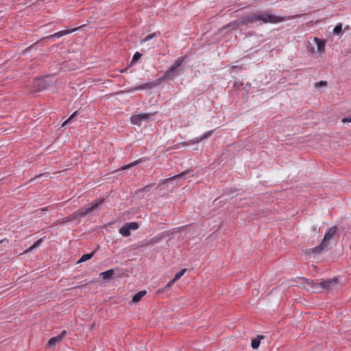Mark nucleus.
Instances as JSON below:
<instances>
[{"label":"nucleus","mask_w":351,"mask_h":351,"mask_svg":"<svg viewBox=\"0 0 351 351\" xmlns=\"http://www.w3.org/2000/svg\"><path fill=\"white\" fill-rule=\"evenodd\" d=\"M47 210H48V207H44V208L36 210V212L37 214L41 215L42 213H43L45 211H47Z\"/></svg>","instance_id":"nucleus-30"},{"label":"nucleus","mask_w":351,"mask_h":351,"mask_svg":"<svg viewBox=\"0 0 351 351\" xmlns=\"http://www.w3.org/2000/svg\"><path fill=\"white\" fill-rule=\"evenodd\" d=\"M223 195H224V194H223V195H222L221 196H220L219 198H217V199H215L214 202H217L219 199H220V198L223 197Z\"/></svg>","instance_id":"nucleus-40"},{"label":"nucleus","mask_w":351,"mask_h":351,"mask_svg":"<svg viewBox=\"0 0 351 351\" xmlns=\"http://www.w3.org/2000/svg\"><path fill=\"white\" fill-rule=\"evenodd\" d=\"M186 271V269L184 268V269H182L179 272H178L175 275L174 278L169 282V285H172L177 280H178L184 274Z\"/></svg>","instance_id":"nucleus-10"},{"label":"nucleus","mask_w":351,"mask_h":351,"mask_svg":"<svg viewBox=\"0 0 351 351\" xmlns=\"http://www.w3.org/2000/svg\"><path fill=\"white\" fill-rule=\"evenodd\" d=\"M154 184H147L146 186H145L144 187L140 189H138L136 191V193H139V192H143V191H150V187L154 186Z\"/></svg>","instance_id":"nucleus-25"},{"label":"nucleus","mask_w":351,"mask_h":351,"mask_svg":"<svg viewBox=\"0 0 351 351\" xmlns=\"http://www.w3.org/2000/svg\"><path fill=\"white\" fill-rule=\"evenodd\" d=\"M126 71V69H123L121 71V73H124L125 71Z\"/></svg>","instance_id":"nucleus-42"},{"label":"nucleus","mask_w":351,"mask_h":351,"mask_svg":"<svg viewBox=\"0 0 351 351\" xmlns=\"http://www.w3.org/2000/svg\"><path fill=\"white\" fill-rule=\"evenodd\" d=\"M162 239L161 237V236L159 234L155 237H154L153 239H152V240L150 241L152 243H157L159 241H161Z\"/></svg>","instance_id":"nucleus-29"},{"label":"nucleus","mask_w":351,"mask_h":351,"mask_svg":"<svg viewBox=\"0 0 351 351\" xmlns=\"http://www.w3.org/2000/svg\"><path fill=\"white\" fill-rule=\"evenodd\" d=\"M311 283H313V280H308H308H307V284L310 285V284H311Z\"/></svg>","instance_id":"nucleus-39"},{"label":"nucleus","mask_w":351,"mask_h":351,"mask_svg":"<svg viewBox=\"0 0 351 351\" xmlns=\"http://www.w3.org/2000/svg\"><path fill=\"white\" fill-rule=\"evenodd\" d=\"M78 114V111H75L69 117V119H73L74 117H75Z\"/></svg>","instance_id":"nucleus-33"},{"label":"nucleus","mask_w":351,"mask_h":351,"mask_svg":"<svg viewBox=\"0 0 351 351\" xmlns=\"http://www.w3.org/2000/svg\"><path fill=\"white\" fill-rule=\"evenodd\" d=\"M4 241H7V242H8V241H7V239H4L3 240H1V241H0V244H1V243H3Z\"/></svg>","instance_id":"nucleus-41"},{"label":"nucleus","mask_w":351,"mask_h":351,"mask_svg":"<svg viewBox=\"0 0 351 351\" xmlns=\"http://www.w3.org/2000/svg\"><path fill=\"white\" fill-rule=\"evenodd\" d=\"M172 285H169V282L164 287V291H167L170 289Z\"/></svg>","instance_id":"nucleus-36"},{"label":"nucleus","mask_w":351,"mask_h":351,"mask_svg":"<svg viewBox=\"0 0 351 351\" xmlns=\"http://www.w3.org/2000/svg\"><path fill=\"white\" fill-rule=\"evenodd\" d=\"M147 293V291L145 290H143V291H140L139 292H138L137 293H136L133 298H132V302L134 303H137L138 302L141 298L145 295Z\"/></svg>","instance_id":"nucleus-11"},{"label":"nucleus","mask_w":351,"mask_h":351,"mask_svg":"<svg viewBox=\"0 0 351 351\" xmlns=\"http://www.w3.org/2000/svg\"><path fill=\"white\" fill-rule=\"evenodd\" d=\"M126 224L128 226L130 231L131 230H137L139 227V225L137 222H130L126 223Z\"/></svg>","instance_id":"nucleus-22"},{"label":"nucleus","mask_w":351,"mask_h":351,"mask_svg":"<svg viewBox=\"0 0 351 351\" xmlns=\"http://www.w3.org/2000/svg\"><path fill=\"white\" fill-rule=\"evenodd\" d=\"M71 119H69V118L68 119H66L62 124V127H64V125H67L69 122H70Z\"/></svg>","instance_id":"nucleus-35"},{"label":"nucleus","mask_w":351,"mask_h":351,"mask_svg":"<svg viewBox=\"0 0 351 351\" xmlns=\"http://www.w3.org/2000/svg\"><path fill=\"white\" fill-rule=\"evenodd\" d=\"M191 170L190 169H187L179 174H177V175H175L171 178H166V179H163L160 181V183L161 184H167L170 181H173V180H177V179H179V178H183L184 176L187 174L189 172H190Z\"/></svg>","instance_id":"nucleus-7"},{"label":"nucleus","mask_w":351,"mask_h":351,"mask_svg":"<svg viewBox=\"0 0 351 351\" xmlns=\"http://www.w3.org/2000/svg\"><path fill=\"white\" fill-rule=\"evenodd\" d=\"M315 86V87L326 86H327V82L326 81H319L318 82H316Z\"/></svg>","instance_id":"nucleus-28"},{"label":"nucleus","mask_w":351,"mask_h":351,"mask_svg":"<svg viewBox=\"0 0 351 351\" xmlns=\"http://www.w3.org/2000/svg\"><path fill=\"white\" fill-rule=\"evenodd\" d=\"M160 34V33L158 32H154V33H152V34H150L147 36H146L142 40H141V43H145V42H147V41H149V40L156 37L157 36H159Z\"/></svg>","instance_id":"nucleus-18"},{"label":"nucleus","mask_w":351,"mask_h":351,"mask_svg":"<svg viewBox=\"0 0 351 351\" xmlns=\"http://www.w3.org/2000/svg\"><path fill=\"white\" fill-rule=\"evenodd\" d=\"M67 334L66 330H62L60 335L56 337H51L48 341L49 347L55 346L57 343L60 342Z\"/></svg>","instance_id":"nucleus-5"},{"label":"nucleus","mask_w":351,"mask_h":351,"mask_svg":"<svg viewBox=\"0 0 351 351\" xmlns=\"http://www.w3.org/2000/svg\"><path fill=\"white\" fill-rule=\"evenodd\" d=\"M172 234V232L171 231H165V232H162L160 234V235L161 236L162 239H165L167 237H169L171 234Z\"/></svg>","instance_id":"nucleus-27"},{"label":"nucleus","mask_w":351,"mask_h":351,"mask_svg":"<svg viewBox=\"0 0 351 351\" xmlns=\"http://www.w3.org/2000/svg\"><path fill=\"white\" fill-rule=\"evenodd\" d=\"M141 162H142V159L137 160H136L134 162H131V163H130V164H128L127 165H125L124 167H123L121 168V169L122 170L128 169H129L130 167H134V165H136L137 164L141 163Z\"/></svg>","instance_id":"nucleus-20"},{"label":"nucleus","mask_w":351,"mask_h":351,"mask_svg":"<svg viewBox=\"0 0 351 351\" xmlns=\"http://www.w3.org/2000/svg\"><path fill=\"white\" fill-rule=\"evenodd\" d=\"M264 338L263 335H258V337L252 341V348L253 349H257L260 346L261 339Z\"/></svg>","instance_id":"nucleus-13"},{"label":"nucleus","mask_w":351,"mask_h":351,"mask_svg":"<svg viewBox=\"0 0 351 351\" xmlns=\"http://www.w3.org/2000/svg\"><path fill=\"white\" fill-rule=\"evenodd\" d=\"M42 241H43L42 239H38L30 247H29L27 250H26L25 251V252L27 253V252H29L32 251L33 249H34L36 247H38L40 245V243H42Z\"/></svg>","instance_id":"nucleus-21"},{"label":"nucleus","mask_w":351,"mask_h":351,"mask_svg":"<svg viewBox=\"0 0 351 351\" xmlns=\"http://www.w3.org/2000/svg\"><path fill=\"white\" fill-rule=\"evenodd\" d=\"M141 56H142V54L141 53L136 52L132 57L131 64L136 62L137 60H138L141 58Z\"/></svg>","instance_id":"nucleus-24"},{"label":"nucleus","mask_w":351,"mask_h":351,"mask_svg":"<svg viewBox=\"0 0 351 351\" xmlns=\"http://www.w3.org/2000/svg\"><path fill=\"white\" fill-rule=\"evenodd\" d=\"M71 119H69V118L68 119H66L62 124V127H64V125H67L69 122H70Z\"/></svg>","instance_id":"nucleus-34"},{"label":"nucleus","mask_w":351,"mask_h":351,"mask_svg":"<svg viewBox=\"0 0 351 351\" xmlns=\"http://www.w3.org/2000/svg\"><path fill=\"white\" fill-rule=\"evenodd\" d=\"M256 21H261L264 23H276L283 21V18L275 16L271 14L256 11L248 13L241 18V23L242 25H247V23H252Z\"/></svg>","instance_id":"nucleus-2"},{"label":"nucleus","mask_w":351,"mask_h":351,"mask_svg":"<svg viewBox=\"0 0 351 351\" xmlns=\"http://www.w3.org/2000/svg\"><path fill=\"white\" fill-rule=\"evenodd\" d=\"M341 121L343 123L351 122V117H344L342 119Z\"/></svg>","instance_id":"nucleus-32"},{"label":"nucleus","mask_w":351,"mask_h":351,"mask_svg":"<svg viewBox=\"0 0 351 351\" xmlns=\"http://www.w3.org/2000/svg\"><path fill=\"white\" fill-rule=\"evenodd\" d=\"M113 274H114V269H110L106 271L101 272L100 275L104 280H110L112 278Z\"/></svg>","instance_id":"nucleus-14"},{"label":"nucleus","mask_w":351,"mask_h":351,"mask_svg":"<svg viewBox=\"0 0 351 351\" xmlns=\"http://www.w3.org/2000/svg\"><path fill=\"white\" fill-rule=\"evenodd\" d=\"M47 210H48V207H44V208L36 210V212L37 214L41 215L42 213H43L45 211H47Z\"/></svg>","instance_id":"nucleus-31"},{"label":"nucleus","mask_w":351,"mask_h":351,"mask_svg":"<svg viewBox=\"0 0 351 351\" xmlns=\"http://www.w3.org/2000/svg\"><path fill=\"white\" fill-rule=\"evenodd\" d=\"M94 253H95V251H93L91 253L82 255V257L80 258V259L77 261V263H82V262L86 261L88 260H90L93 256Z\"/></svg>","instance_id":"nucleus-17"},{"label":"nucleus","mask_w":351,"mask_h":351,"mask_svg":"<svg viewBox=\"0 0 351 351\" xmlns=\"http://www.w3.org/2000/svg\"><path fill=\"white\" fill-rule=\"evenodd\" d=\"M234 192V190H230V191H228V190L226 191L225 193H227V194H230L231 193H233Z\"/></svg>","instance_id":"nucleus-38"},{"label":"nucleus","mask_w":351,"mask_h":351,"mask_svg":"<svg viewBox=\"0 0 351 351\" xmlns=\"http://www.w3.org/2000/svg\"><path fill=\"white\" fill-rule=\"evenodd\" d=\"M85 285H82L81 286H80L79 287H84Z\"/></svg>","instance_id":"nucleus-43"},{"label":"nucleus","mask_w":351,"mask_h":351,"mask_svg":"<svg viewBox=\"0 0 351 351\" xmlns=\"http://www.w3.org/2000/svg\"><path fill=\"white\" fill-rule=\"evenodd\" d=\"M130 121L134 125H140L141 123V119L139 118L138 114L132 115L130 117Z\"/></svg>","instance_id":"nucleus-19"},{"label":"nucleus","mask_w":351,"mask_h":351,"mask_svg":"<svg viewBox=\"0 0 351 351\" xmlns=\"http://www.w3.org/2000/svg\"><path fill=\"white\" fill-rule=\"evenodd\" d=\"M213 132V130L208 131V132H206L202 136L197 137L191 141H189V143H185L184 145H188L189 144L198 143L200 141H202V140H204V138L210 136L212 134Z\"/></svg>","instance_id":"nucleus-9"},{"label":"nucleus","mask_w":351,"mask_h":351,"mask_svg":"<svg viewBox=\"0 0 351 351\" xmlns=\"http://www.w3.org/2000/svg\"><path fill=\"white\" fill-rule=\"evenodd\" d=\"M327 245H322V242L317 246L311 249V251L314 254H320L322 253L325 248H326Z\"/></svg>","instance_id":"nucleus-16"},{"label":"nucleus","mask_w":351,"mask_h":351,"mask_svg":"<svg viewBox=\"0 0 351 351\" xmlns=\"http://www.w3.org/2000/svg\"><path fill=\"white\" fill-rule=\"evenodd\" d=\"M119 233L122 234L123 237H128L130 235V231L129 230L128 226L126 223H125L120 229Z\"/></svg>","instance_id":"nucleus-15"},{"label":"nucleus","mask_w":351,"mask_h":351,"mask_svg":"<svg viewBox=\"0 0 351 351\" xmlns=\"http://www.w3.org/2000/svg\"><path fill=\"white\" fill-rule=\"evenodd\" d=\"M4 16L3 11H0V21L3 19Z\"/></svg>","instance_id":"nucleus-37"},{"label":"nucleus","mask_w":351,"mask_h":351,"mask_svg":"<svg viewBox=\"0 0 351 351\" xmlns=\"http://www.w3.org/2000/svg\"><path fill=\"white\" fill-rule=\"evenodd\" d=\"M152 115V114L147 113L138 114L139 118L141 121L148 119Z\"/></svg>","instance_id":"nucleus-26"},{"label":"nucleus","mask_w":351,"mask_h":351,"mask_svg":"<svg viewBox=\"0 0 351 351\" xmlns=\"http://www.w3.org/2000/svg\"><path fill=\"white\" fill-rule=\"evenodd\" d=\"M315 40L317 43V51H319V52L324 51V48H325L326 41L324 40L319 39V38H315Z\"/></svg>","instance_id":"nucleus-12"},{"label":"nucleus","mask_w":351,"mask_h":351,"mask_svg":"<svg viewBox=\"0 0 351 351\" xmlns=\"http://www.w3.org/2000/svg\"><path fill=\"white\" fill-rule=\"evenodd\" d=\"M338 232L337 226H334L330 228L324 234V237L322 239V245H327L329 243V241L333 237L337 234Z\"/></svg>","instance_id":"nucleus-4"},{"label":"nucleus","mask_w":351,"mask_h":351,"mask_svg":"<svg viewBox=\"0 0 351 351\" xmlns=\"http://www.w3.org/2000/svg\"><path fill=\"white\" fill-rule=\"evenodd\" d=\"M78 28H74L72 30H62V31H60L58 32H56L52 35H49L48 36H47L45 38L47 39H51V38H59L64 35H66V34H69L75 30H77Z\"/></svg>","instance_id":"nucleus-8"},{"label":"nucleus","mask_w":351,"mask_h":351,"mask_svg":"<svg viewBox=\"0 0 351 351\" xmlns=\"http://www.w3.org/2000/svg\"><path fill=\"white\" fill-rule=\"evenodd\" d=\"M104 200H105L104 198H100L97 202H93L91 206L86 208L80 209V210L74 212L70 216L66 217L65 221H64L62 223L73 221L77 218L84 217L85 215L93 213V211L95 209L97 208L99 206H101L103 204Z\"/></svg>","instance_id":"nucleus-3"},{"label":"nucleus","mask_w":351,"mask_h":351,"mask_svg":"<svg viewBox=\"0 0 351 351\" xmlns=\"http://www.w3.org/2000/svg\"><path fill=\"white\" fill-rule=\"evenodd\" d=\"M342 32V24L338 23L333 29L334 34H339Z\"/></svg>","instance_id":"nucleus-23"},{"label":"nucleus","mask_w":351,"mask_h":351,"mask_svg":"<svg viewBox=\"0 0 351 351\" xmlns=\"http://www.w3.org/2000/svg\"><path fill=\"white\" fill-rule=\"evenodd\" d=\"M186 58V56L179 57L175 61V62L165 72L164 75L159 80H158V81L160 82L161 80H165L166 79L172 80L175 77L179 75L180 74V73L179 71L178 67L182 65V64L184 62ZM158 83L159 82H147V83H145L143 85H141L138 87L134 88L133 90H143V89H151L153 87L157 86L158 84Z\"/></svg>","instance_id":"nucleus-1"},{"label":"nucleus","mask_w":351,"mask_h":351,"mask_svg":"<svg viewBox=\"0 0 351 351\" xmlns=\"http://www.w3.org/2000/svg\"><path fill=\"white\" fill-rule=\"evenodd\" d=\"M338 280L337 278L328 279L319 283L320 286L324 289H331L333 286L337 285Z\"/></svg>","instance_id":"nucleus-6"}]
</instances>
